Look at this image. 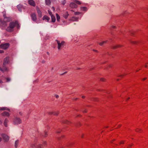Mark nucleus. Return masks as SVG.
I'll list each match as a JSON object with an SVG mask.
<instances>
[{
    "mask_svg": "<svg viewBox=\"0 0 148 148\" xmlns=\"http://www.w3.org/2000/svg\"><path fill=\"white\" fill-rule=\"evenodd\" d=\"M42 20H46L47 22H48L50 20V18L46 15H45L42 17Z\"/></svg>",
    "mask_w": 148,
    "mask_h": 148,
    "instance_id": "obj_13",
    "label": "nucleus"
},
{
    "mask_svg": "<svg viewBox=\"0 0 148 148\" xmlns=\"http://www.w3.org/2000/svg\"><path fill=\"white\" fill-rule=\"evenodd\" d=\"M82 9L83 10H84V11H86V10H87V8H86L85 7H83L82 8Z\"/></svg>",
    "mask_w": 148,
    "mask_h": 148,
    "instance_id": "obj_41",
    "label": "nucleus"
},
{
    "mask_svg": "<svg viewBox=\"0 0 148 148\" xmlns=\"http://www.w3.org/2000/svg\"><path fill=\"white\" fill-rule=\"evenodd\" d=\"M81 115H79L77 116V117H80Z\"/></svg>",
    "mask_w": 148,
    "mask_h": 148,
    "instance_id": "obj_58",
    "label": "nucleus"
},
{
    "mask_svg": "<svg viewBox=\"0 0 148 148\" xmlns=\"http://www.w3.org/2000/svg\"><path fill=\"white\" fill-rule=\"evenodd\" d=\"M66 3V1L65 0H64L62 2V4L63 5H64Z\"/></svg>",
    "mask_w": 148,
    "mask_h": 148,
    "instance_id": "obj_38",
    "label": "nucleus"
},
{
    "mask_svg": "<svg viewBox=\"0 0 148 148\" xmlns=\"http://www.w3.org/2000/svg\"><path fill=\"white\" fill-rule=\"evenodd\" d=\"M31 16L32 20L34 21H36L37 20V16L36 14L34 13H32L31 14Z\"/></svg>",
    "mask_w": 148,
    "mask_h": 148,
    "instance_id": "obj_7",
    "label": "nucleus"
},
{
    "mask_svg": "<svg viewBox=\"0 0 148 148\" xmlns=\"http://www.w3.org/2000/svg\"><path fill=\"white\" fill-rule=\"evenodd\" d=\"M69 15V14H68V12H66L63 14V16L66 19L68 18Z\"/></svg>",
    "mask_w": 148,
    "mask_h": 148,
    "instance_id": "obj_15",
    "label": "nucleus"
},
{
    "mask_svg": "<svg viewBox=\"0 0 148 148\" xmlns=\"http://www.w3.org/2000/svg\"><path fill=\"white\" fill-rule=\"evenodd\" d=\"M7 18H5L4 20L5 21L8 22L10 21L11 20V18L10 17H7Z\"/></svg>",
    "mask_w": 148,
    "mask_h": 148,
    "instance_id": "obj_21",
    "label": "nucleus"
},
{
    "mask_svg": "<svg viewBox=\"0 0 148 148\" xmlns=\"http://www.w3.org/2000/svg\"><path fill=\"white\" fill-rule=\"evenodd\" d=\"M28 3L30 5L35 6V2L33 0H30L28 1Z\"/></svg>",
    "mask_w": 148,
    "mask_h": 148,
    "instance_id": "obj_11",
    "label": "nucleus"
},
{
    "mask_svg": "<svg viewBox=\"0 0 148 148\" xmlns=\"http://www.w3.org/2000/svg\"><path fill=\"white\" fill-rule=\"evenodd\" d=\"M75 2L76 3L79 5H80L81 4V3L79 1H78L75 0Z\"/></svg>",
    "mask_w": 148,
    "mask_h": 148,
    "instance_id": "obj_32",
    "label": "nucleus"
},
{
    "mask_svg": "<svg viewBox=\"0 0 148 148\" xmlns=\"http://www.w3.org/2000/svg\"><path fill=\"white\" fill-rule=\"evenodd\" d=\"M10 44L9 43L1 44L0 45V48L4 49H6L9 47Z\"/></svg>",
    "mask_w": 148,
    "mask_h": 148,
    "instance_id": "obj_3",
    "label": "nucleus"
},
{
    "mask_svg": "<svg viewBox=\"0 0 148 148\" xmlns=\"http://www.w3.org/2000/svg\"><path fill=\"white\" fill-rule=\"evenodd\" d=\"M58 45V49L59 50H60L62 47H63L65 45V42L64 41H62L61 42L60 41L58 40H56Z\"/></svg>",
    "mask_w": 148,
    "mask_h": 148,
    "instance_id": "obj_2",
    "label": "nucleus"
},
{
    "mask_svg": "<svg viewBox=\"0 0 148 148\" xmlns=\"http://www.w3.org/2000/svg\"><path fill=\"white\" fill-rule=\"evenodd\" d=\"M56 97L57 98H58L59 97V96L58 95H56Z\"/></svg>",
    "mask_w": 148,
    "mask_h": 148,
    "instance_id": "obj_52",
    "label": "nucleus"
},
{
    "mask_svg": "<svg viewBox=\"0 0 148 148\" xmlns=\"http://www.w3.org/2000/svg\"><path fill=\"white\" fill-rule=\"evenodd\" d=\"M45 3L46 5H49L51 4V0H45Z\"/></svg>",
    "mask_w": 148,
    "mask_h": 148,
    "instance_id": "obj_16",
    "label": "nucleus"
},
{
    "mask_svg": "<svg viewBox=\"0 0 148 148\" xmlns=\"http://www.w3.org/2000/svg\"><path fill=\"white\" fill-rule=\"evenodd\" d=\"M4 53V51L2 50H0V53Z\"/></svg>",
    "mask_w": 148,
    "mask_h": 148,
    "instance_id": "obj_46",
    "label": "nucleus"
},
{
    "mask_svg": "<svg viewBox=\"0 0 148 148\" xmlns=\"http://www.w3.org/2000/svg\"><path fill=\"white\" fill-rule=\"evenodd\" d=\"M125 142V141H124V140L121 141L120 143V144H124Z\"/></svg>",
    "mask_w": 148,
    "mask_h": 148,
    "instance_id": "obj_39",
    "label": "nucleus"
},
{
    "mask_svg": "<svg viewBox=\"0 0 148 148\" xmlns=\"http://www.w3.org/2000/svg\"><path fill=\"white\" fill-rule=\"evenodd\" d=\"M109 67H111L112 66V65H109Z\"/></svg>",
    "mask_w": 148,
    "mask_h": 148,
    "instance_id": "obj_51",
    "label": "nucleus"
},
{
    "mask_svg": "<svg viewBox=\"0 0 148 148\" xmlns=\"http://www.w3.org/2000/svg\"><path fill=\"white\" fill-rule=\"evenodd\" d=\"M130 99V98L129 97H128L126 99V101H128Z\"/></svg>",
    "mask_w": 148,
    "mask_h": 148,
    "instance_id": "obj_53",
    "label": "nucleus"
},
{
    "mask_svg": "<svg viewBox=\"0 0 148 148\" xmlns=\"http://www.w3.org/2000/svg\"><path fill=\"white\" fill-rule=\"evenodd\" d=\"M7 25V24L6 23V22L5 21H3V23H2V25H1V26L5 27H6Z\"/></svg>",
    "mask_w": 148,
    "mask_h": 148,
    "instance_id": "obj_26",
    "label": "nucleus"
},
{
    "mask_svg": "<svg viewBox=\"0 0 148 148\" xmlns=\"http://www.w3.org/2000/svg\"><path fill=\"white\" fill-rule=\"evenodd\" d=\"M18 142H19V141L18 140H17L16 141L15 143V146L16 148H17V147L18 145Z\"/></svg>",
    "mask_w": 148,
    "mask_h": 148,
    "instance_id": "obj_30",
    "label": "nucleus"
},
{
    "mask_svg": "<svg viewBox=\"0 0 148 148\" xmlns=\"http://www.w3.org/2000/svg\"><path fill=\"white\" fill-rule=\"evenodd\" d=\"M147 64H148V62L145 65V68H147Z\"/></svg>",
    "mask_w": 148,
    "mask_h": 148,
    "instance_id": "obj_48",
    "label": "nucleus"
},
{
    "mask_svg": "<svg viewBox=\"0 0 148 148\" xmlns=\"http://www.w3.org/2000/svg\"><path fill=\"white\" fill-rule=\"evenodd\" d=\"M82 98L83 99H84V98H85V96H82Z\"/></svg>",
    "mask_w": 148,
    "mask_h": 148,
    "instance_id": "obj_56",
    "label": "nucleus"
},
{
    "mask_svg": "<svg viewBox=\"0 0 148 148\" xmlns=\"http://www.w3.org/2000/svg\"><path fill=\"white\" fill-rule=\"evenodd\" d=\"M100 80L101 81L104 82H105V81L106 79L105 78H101L100 79Z\"/></svg>",
    "mask_w": 148,
    "mask_h": 148,
    "instance_id": "obj_35",
    "label": "nucleus"
},
{
    "mask_svg": "<svg viewBox=\"0 0 148 148\" xmlns=\"http://www.w3.org/2000/svg\"><path fill=\"white\" fill-rule=\"evenodd\" d=\"M47 145V142H44L43 145H38L37 148H43L44 147Z\"/></svg>",
    "mask_w": 148,
    "mask_h": 148,
    "instance_id": "obj_10",
    "label": "nucleus"
},
{
    "mask_svg": "<svg viewBox=\"0 0 148 148\" xmlns=\"http://www.w3.org/2000/svg\"><path fill=\"white\" fill-rule=\"evenodd\" d=\"M36 10L38 17L40 18H41L42 16V12L41 11L38 7L36 8Z\"/></svg>",
    "mask_w": 148,
    "mask_h": 148,
    "instance_id": "obj_8",
    "label": "nucleus"
},
{
    "mask_svg": "<svg viewBox=\"0 0 148 148\" xmlns=\"http://www.w3.org/2000/svg\"><path fill=\"white\" fill-rule=\"evenodd\" d=\"M64 137V136H62V138H63Z\"/></svg>",
    "mask_w": 148,
    "mask_h": 148,
    "instance_id": "obj_60",
    "label": "nucleus"
},
{
    "mask_svg": "<svg viewBox=\"0 0 148 148\" xmlns=\"http://www.w3.org/2000/svg\"><path fill=\"white\" fill-rule=\"evenodd\" d=\"M131 42L132 43L134 44H136L137 43V42L135 41H132Z\"/></svg>",
    "mask_w": 148,
    "mask_h": 148,
    "instance_id": "obj_45",
    "label": "nucleus"
},
{
    "mask_svg": "<svg viewBox=\"0 0 148 148\" xmlns=\"http://www.w3.org/2000/svg\"><path fill=\"white\" fill-rule=\"evenodd\" d=\"M48 134H47V132H45V135H44V136L45 137H46L47 136V135Z\"/></svg>",
    "mask_w": 148,
    "mask_h": 148,
    "instance_id": "obj_42",
    "label": "nucleus"
},
{
    "mask_svg": "<svg viewBox=\"0 0 148 148\" xmlns=\"http://www.w3.org/2000/svg\"><path fill=\"white\" fill-rule=\"evenodd\" d=\"M1 136L2 137L5 142H8L9 140L10 137L6 134H1Z\"/></svg>",
    "mask_w": 148,
    "mask_h": 148,
    "instance_id": "obj_5",
    "label": "nucleus"
},
{
    "mask_svg": "<svg viewBox=\"0 0 148 148\" xmlns=\"http://www.w3.org/2000/svg\"><path fill=\"white\" fill-rule=\"evenodd\" d=\"M133 144H131L130 145H129L127 147V148H131L133 146Z\"/></svg>",
    "mask_w": 148,
    "mask_h": 148,
    "instance_id": "obj_36",
    "label": "nucleus"
},
{
    "mask_svg": "<svg viewBox=\"0 0 148 148\" xmlns=\"http://www.w3.org/2000/svg\"><path fill=\"white\" fill-rule=\"evenodd\" d=\"M136 131L137 132H142V130L140 128H137L136 129Z\"/></svg>",
    "mask_w": 148,
    "mask_h": 148,
    "instance_id": "obj_28",
    "label": "nucleus"
},
{
    "mask_svg": "<svg viewBox=\"0 0 148 148\" xmlns=\"http://www.w3.org/2000/svg\"><path fill=\"white\" fill-rule=\"evenodd\" d=\"M125 76V75H119L118 76L119 77H120L121 78H123Z\"/></svg>",
    "mask_w": 148,
    "mask_h": 148,
    "instance_id": "obj_43",
    "label": "nucleus"
},
{
    "mask_svg": "<svg viewBox=\"0 0 148 148\" xmlns=\"http://www.w3.org/2000/svg\"><path fill=\"white\" fill-rule=\"evenodd\" d=\"M119 79H116V80H117V81H119Z\"/></svg>",
    "mask_w": 148,
    "mask_h": 148,
    "instance_id": "obj_61",
    "label": "nucleus"
},
{
    "mask_svg": "<svg viewBox=\"0 0 148 148\" xmlns=\"http://www.w3.org/2000/svg\"><path fill=\"white\" fill-rule=\"evenodd\" d=\"M147 79V78L146 77H145V78H143V81H144L145 80H146V79Z\"/></svg>",
    "mask_w": 148,
    "mask_h": 148,
    "instance_id": "obj_50",
    "label": "nucleus"
},
{
    "mask_svg": "<svg viewBox=\"0 0 148 148\" xmlns=\"http://www.w3.org/2000/svg\"><path fill=\"white\" fill-rule=\"evenodd\" d=\"M121 47V46L120 45H115V46H113L112 47V48L113 49H116V48H118L120 47Z\"/></svg>",
    "mask_w": 148,
    "mask_h": 148,
    "instance_id": "obj_19",
    "label": "nucleus"
},
{
    "mask_svg": "<svg viewBox=\"0 0 148 148\" xmlns=\"http://www.w3.org/2000/svg\"><path fill=\"white\" fill-rule=\"evenodd\" d=\"M74 144V143H69L67 145V146L69 147H71L73 146Z\"/></svg>",
    "mask_w": 148,
    "mask_h": 148,
    "instance_id": "obj_22",
    "label": "nucleus"
},
{
    "mask_svg": "<svg viewBox=\"0 0 148 148\" xmlns=\"http://www.w3.org/2000/svg\"><path fill=\"white\" fill-rule=\"evenodd\" d=\"M121 125H118V128H119V127H121Z\"/></svg>",
    "mask_w": 148,
    "mask_h": 148,
    "instance_id": "obj_55",
    "label": "nucleus"
},
{
    "mask_svg": "<svg viewBox=\"0 0 148 148\" xmlns=\"http://www.w3.org/2000/svg\"><path fill=\"white\" fill-rule=\"evenodd\" d=\"M0 110H8L9 111H10V110L9 109H7V108H6V107H2V108H1L0 109Z\"/></svg>",
    "mask_w": 148,
    "mask_h": 148,
    "instance_id": "obj_29",
    "label": "nucleus"
},
{
    "mask_svg": "<svg viewBox=\"0 0 148 148\" xmlns=\"http://www.w3.org/2000/svg\"><path fill=\"white\" fill-rule=\"evenodd\" d=\"M70 6L72 8H76L77 7V5L74 3H72L70 4Z\"/></svg>",
    "mask_w": 148,
    "mask_h": 148,
    "instance_id": "obj_12",
    "label": "nucleus"
},
{
    "mask_svg": "<svg viewBox=\"0 0 148 148\" xmlns=\"http://www.w3.org/2000/svg\"><path fill=\"white\" fill-rule=\"evenodd\" d=\"M52 8H53V10H55V8L53 7Z\"/></svg>",
    "mask_w": 148,
    "mask_h": 148,
    "instance_id": "obj_59",
    "label": "nucleus"
},
{
    "mask_svg": "<svg viewBox=\"0 0 148 148\" xmlns=\"http://www.w3.org/2000/svg\"><path fill=\"white\" fill-rule=\"evenodd\" d=\"M64 123L68 125H69L71 123L70 121H69L67 120L65 121Z\"/></svg>",
    "mask_w": 148,
    "mask_h": 148,
    "instance_id": "obj_31",
    "label": "nucleus"
},
{
    "mask_svg": "<svg viewBox=\"0 0 148 148\" xmlns=\"http://www.w3.org/2000/svg\"><path fill=\"white\" fill-rule=\"evenodd\" d=\"M48 12L49 14L51 16H52L53 15V14H52V12H51L50 10H48Z\"/></svg>",
    "mask_w": 148,
    "mask_h": 148,
    "instance_id": "obj_34",
    "label": "nucleus"
},
{
    "mask_svg": "<svg viewBox=\"0 0 148 148\" xmlns=\"http://www.w3.org/2000/svg\"><path fill=\"white\" fill-rule=\"evenodd\" d=\"M3 16L4 17V20L5 19V18H7L5 12V13L3 14Z\"/></svg>",
    "mask_w": 148,
    "mask_h": 148,
    "instance_id": "obj_33",
    "label": "nucleus"
},
{
    "mask_svg": "<svg viewBox=\"0 0 148 148\" xmlns=\"http://www.w3.org/2000/svg\"><path fill=\"white\" fill-rule=\"evenodd\" d=\"M15 26L18 29L20 27V26L17 21L11 22L9 24V27L7 28L6 30L9 32H11L12 31L11 29H13Z\"/></svg>",
    "mask_w": 148,
    "mask_h": 148,
    "instance_id": "obj_1",
    "label": "nucleus"
},
{
    "mask_svg": "<svg viewBox=\"0 0 148 148\" xmlns=\"http://www.w3.org/2000/svg\"><path fill=\"white\" fill-rule=\"evenodd\" d=\"M49 114H53L54 115H58L59 114V112H49Z\"/></svg>",
    "mask_w": 148,
    "mask_h": 148,
    "instance_id": "obj_17",
    "label": "nucleus"
},
{
    "mask_svg": "<svg viewBox=\"0 0 148 148\" xmlns=\"http://www.w3.org/2000/svg\"><path fill=\"white\" fill-rule=\"evenodd\" d=\"M80 12H75L74 14L75 15H77L80 14Z\"/></svg>",
    "mask_w": 148,
    "mask_h": 148,
    "instance_id": "obj_37",
    "label": "nucleus"
},
{
    "mask_svg": "<svg viewBox=\"0 0 148 148\" xmlns=\"http://www.w3.org/2000/svg\"><path fill=\"white\" fill-rule=\"evenodd\" d=\"M6 79L7 80V82H8L10 81V79L9 78H6Z\"/></svg>",
    "mask_w": 148,
    "mask_h": 148,
    "instance_id": "obj_44",
    "label": "nucleus"
},
{
    "mask_svg": "<svg viewBox=\"0 0 148 148\" xmlns=\"http://www.w3.org/2000/svg\"><path fill=\"white\" fill-rule=\"evenodd\" d=\"M112 28H115L116 27L112 25L111 27Z\"/></svg>",
    "mask_w": 148,
    "mask_h": 148,
    "instance_id": "obj_49",
    "label": "nucleus"
},
{
    "mask_svg": "<svg viewBox=\"0 0 148 148\" xmlns=\"http://www.w3.org/2000/svg\"><path fill=\"white\" fill-rule=\"evenodd\" d=\"M78 19V18L75 17H73L70 20L73 21H77Z\"/></svg>",
    "mask_w": 148,
    "mask_h": 148,
    "instance_id": "obj_24",
    "label": "nucleus"
},
{
    "mask_svg": "<svg viewBox=\"0 0 148 148\" xmlns=\"http://www.w3.org/2000/svg\"><path fill=\"white\" fill-rule=\"evenodd\" d=\"M93 51H95L97 52V51L96 50H93Z\"/></svg>",
    "mask_w": 148,
    "mask_h": 148,
    "instance_id": "obj_62",
    "label": "nucleus"
},
{
    "mask_svg": "<svg viewBox=\"0 0 148 148\" xmlns=\"http://www.w3.org/2000/svg\"><path fill=\"white\" fill-rule=\"evenodd\" d=\"M13 122L15 124H18L21 123V120L19 118H15Z\"/></svg>",
    "mask_w": 148,
    "mask_h": 148,
    "instance_id": "obj_6",
    "label": "nucleus"
},
{
    "mask_svg": "<svg viewBox=\"0 0 148 148\" xmlns=\"http://www.w3.org/2000/svg\"><path fill=\"white\" fill-rule=\"evenodd\" d=\"M10 57L7 56L4 58L3 59V65L5 66L6 64H9L10 62Z\"/></svg>",
    "mask_w": 148,
    "mask_h": 148,
    "instance_id": "obj_4",
    "label": "nucleus"
},
{
    "mask_svg": "<svg viewBox=\"0 0 148 148\" xmlns=\"http://www.w3.org/2000/svg\"><path fill=\"white\" fill-rule=\"evenodd\" d=\"M17 8L19 11H21L22 6L21 5H19L17 6Z\"/></svg>",
    "mask_w": 148,
    "mask_h": 148,
    "instance_id": "obj_27",
    "label": "nucleus"
},
{
    "mask_svg": "<svg viewBox=\"0 0 148 148\" xmlns=\"http://www.w3.org/2000/svg\"><path fill=\"white\" fill-rule=\"evenodd\" d=\"M3 116H9L10 115V114L7 112H4L1 114Z\"/></svg>",
    "mask_w": 148,
    "mask_h": 148,
    "instance_id": "obj_14",
    "label": "nucleus"
},
{
    "mask_svg": "<svg viewBox=\"0 0 148 148\" xmlns=\"http://www.w3.org/2000/svg\"><path fill=\"white\" fill-rule=\"evenodd\" d=\"M138 71H139L138 70H136V72H138Z\"/></svg>",
    "mask_w": 148,
    "mask_h": 148,
    "instance_id": "obj_64",
    "label": "nucleus"
},
{
    "mask_svg": "<svg viewBox=\"0 0 148 148\" xmlns=\"http://www.w3.org/2000/svg\"><path fill=\"white\" fill-rule=\"evenodd\" d=\"M56 18H57V21H60V16L58 14H56Z\"/></svg>",
    "mask_w": 148,
    "mask_h": 148,
    "instance_id": "obj_23",
    "label": "nucleus"
},
{
    "mask_svg": "<svg viewBox=\"0 0 148 148\" xmlns=\"http://www.w3.org/2000/svg\"><path fill=\"white\" fill-rule=\"evenodd\" d=\"M8 120L6 119H5L4 121V125L5 127H7V126H8L7 123H8Z\"/></svg>",
    "mask_w": 148,
    "mask_h": 148,
    "instance_id": "obj_18",
    "label": "nucleus"
},
{
    "mask_svg": "<svg viewBox=\"0 0 148 148\" xmlns=\"http://www.w3.org/2000/svg\"><path fill=\"white\" fill-rule=\"evenodd\" d=\"M0 70L3 72H4L5 71H8V69L7 67L3 65L2 68L0 67Z\"/></svg>",
    "mask_w": 148,
    "mask_h": 148,
    "instance_id": "obj_9",
    "label": "nucleus"
},
{
    "mask_svg": "<svg viewBox=\"0 0 148 148\" xmlns=\"http://www.w3.org/2000/svg\"><path fill=\"white\" fill-rule=\"evenodd\" d=\"M51 22L54 23L56 21V18L54 15L51 16Z\"/></svg>",
    "mask_w": 148,
    "mask_h": 148,
    "instance_id": "obj_20",
    "label": "nucleus"
},
{
    "mask_svg": "<svg viewBox=\"0 0 148 148\" xmlns=\"http://www.w3.org/2000/svg\"><path fill=\"white\" fill-rule=\"evenodd\" d=\"M66 72H64L63 74L62 75H63V74H64L66 73Z\"/></svg>",
    "mask_w": 148,
    "mask_h": 148,
    "instance_id": "obj_63",
    "label": "nucleus"
},
{
    "mask_svg": "<svg viewBox=\"0 0 148 148\" xmlns=\"http://www.w3.org/2000/svg\"><path fill=\"white\" fill-rule=\"evenodd\" d=\"M2 140V138L0 137V142Z\"/></svg>",
    "mask_w": 148,
    "mask_h": 148,
    "instance_id": "obj_57",
    "label": "nucleus"
},
{
    "mask_svg": "<svg viewBox=\"0 0 148 148\" xmlns=\"http://www.w3.org/2000/svg\"><path fill=\"white\" fill-rule=\"evenodd\" d=\"M107 42V41H103L100 42H99L98 43L101 46H102L103 44L106 43Z\"/></svg>",
    "mask_w": 148,
    "mask_h": 148,
    "instance_id": "obj_25",
    "label": "nucleus"
},
{
    "mask_svg": "<svg viewBox=\"0 0 148 148\" xmlns=\"http://www.w3.org/2000/svg\"><path fill=\"white\" fill-rule=\"evenodd\" d=\"M115 140V139H113V140L111 141V143H112V142H113V141H114Z\"/></svg>",
    "mask_w": 148,
    "mask_h": 148,
    "instance_id": "obj_54",
    "label": "nucleus"
},
{
    "mask_svg": "<svg viewBox=\"0 0 148 148\" xmlns=\"http://www.w3.org/2000/svg\"><path fill=\"white\" fill-rule=\"evenodd\" d=\"M3 21H2L0 19V25L1 26V25H2V23H3Z\"/></svg>",
    "mask_w": 148,
    "mask_h": 148,
    "instance_id": "obj_40",
    "label": "nucleus"
},
{
    "mask_svg": "<svg viewBox=\"0 0 148 148\" xmlns=\"http://www.w3.org/2000/svg\"><path fill=\"white\" fill-rule=\"evenodd\" d=\"M82 112L83 113H86L87 112V110L85 109V110H84V111H82Z\"/></svg>",
    "mask_w": 148,
    "mask_h": 148,
    "instance_id": "obj_47",
    "label": "nucleus"
}]
</instances>
